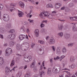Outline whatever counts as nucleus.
<instances>
[{"mask_svg":"<svg viewBox=\"0 0 77 77\" xmlns=\"http://www.w3.org/2000/svg\"><path fill=\"white\" fill-rule=\"evenodd\" d=\"M39 16L42 19H45V17H47L48 18H53L52 15L50 14V13L48 11H43V12L39 14Z\"/></svg>","mask_w":77,"mask_h":77,"instance_id":"nucleus-1","label":"nucleus"},{"mask_svg":"<svg viewBox=\"0 0 77 77\" xmlns=\"http://www.w3.org/2000/svg\"><path fill=\"white\" fill-rule=\"evenodd\" d=\"M12 53V51L11 48H8L5 50V55L6 56H9Z\"/></svg>","mask_w":77,"mask_h":77,"instance_id":"nucleus-2","label":"nucleus"},{"mask_svg":"<svg viewBox=\"0 0 77 77\" xmlns=\"http://www.w3.org/2000/svg\"><path fill=\"white\" fill-rule=\"evenodd\" d=\"M60 66H59L57 67V69H55L54 68H53L52 71L53 72H55V73H58L60 72Z\"/></svg>","mask_w":77,"mask_h":77,"instance_id":"nucleus-3","label":"nucleus"},{"mask_svg":"<svg viewBox=\"0 0 77 77\" xmlns=\"http://www.w3.org/2000/svg\"><path fill=\"white\" fill-rule=\"evenodd\" d=\"M24 60L26 62H29L32 60V57L30 55H29L26 57H25L24 58Z\"/></svg>","mask_w":77,"mask_h":77,"instance_id":"nucleus-4","label":"nucleus"},{"mask_svg":"<svg viewBox=\"0 0 77 77\" xmlns=\"http://www.w3.org/2000/svg\"><path fill=\"white\" fill-rule=\"evenodd\" d=\"M42 66L41 65L40 69L39 70V75L41 77H42V75L44 73V72L42 71Z\"/></svg>","mask_w":77,"mask_h":77,"instance_id":"nucleus-5","label":"nucleus"},{"mask_svg":"<svg viewBox=\"0 0 77 77\" xmlns=\"http://www.w3.org/2000/svg\"><path fill=\"white\" fill-rule=\"evenodd\" d=\"M8 38H9L10 39L12 40L15 38V35L12 34L8 35Z\"/></svg>","mask_w":77,"mask_h":77,"instance_id":"nucleus-6","label":"nucleus"},{"mask_svg":"<svg viewBox=\"0 0 77 77\" xmlns=\"http://www.w3.org/2000/svg\"><path fill=\"white\" fill-rule=\"evenodd\" d=\"M55 43V40L53 38L51 39L49 42V44H54Z\"/></svg>","mask_w":77,"mask_h":77,"instance_id":"nucleus-7","label":"nucleus"},{"mask_svg":"<svg viewBox=\"0 0 77 77\" xmlns=\"http://www.w3.org/2000/svg\"><path fill=\"white\" fill-rule=\"evenodd\" d=\"M39 31L38 29H36L34 33L36 37H38L39 36Z\"/></svg>","mask_w":77,"mask_h":77,"instance_id":"nucleus-8","label":"nucleus"},{"mask_svg":"<svg viewBox=\"0 0 77 77\" xmlns=\"http://www.w3.org/2000/svg\"><path fill=\"white\" fill-rule=\"evenodd\" d=\"M56 53L57 54H60V48L58 47L57 48Z\"/></svg>","mask_w":77,"mask_h":77,"instance_id":"nucleus-9","label":"nucleus"},{"mask_svg":"<svg viewBox=\"0 0 77 77\" xmlns=\"http://www.w3.org/2000/svg\"><path fill=\"white\" fill-rule=\"evenodd\" d=\"M51 68H49L48 69V71L47 72V74L48 75H51Z\"/></svg>","mask_w":77,"mask_h":77,"instance_id":"nucleus-10","label":"nucleus"},{"mask_svg":"<svg viewBox=\"0 0 77 77\" xmlns=\"http://www.w3.org/2000/svg\"><path fill=\"white\" fill-rule=\"evenodd\" d=\"M26 36L25 35H20L19 36V39H20V40H23V39H24V38H26Z\"/></svg>","mask_w":77,"mask_h":77,"instance_id":"nucleus-11","label":"nucleus"},{"mask_svg":"<svg viewBox=\"0 0 77 77\" xmlns=\"http://www.w3.org/2000/svg\"><path fill=\"white\" fill-rule=\"evenodd\" d=\"M4 62V60H3V58L2 57H0V66L2 65Z\"/></svg>","mask_w":77,"mask_h":77,"instance_id":"nucleus-12","label":"nucleus"},{"mask_svg":"<svg viewBox=\"0 0 77 77\" xmlns=\"http://www.w3.org/2000/svg\"><path fill=\"white\" fill-rule=\"evenodd\" d=\"M21 48V46L20 44H17L16 45V49L17 50H20Z\"/></svg>","mask_w":77,"mask_h":77,"instance_id":"nucleus-13","label":"nucleus"},{"mask_svg":"<svg viewBox=\"0 0 77 77\" xmlns=\"http://www.w3.org/2000/svg\"><path fill=\"white\" fill-rule=\"evenodd\" d=\"M18 14L20 17H22L23 15H24V13H23L21 11H18Z\"/></svg>","mask_w":77,"mask_h":77,"instance_id":"nucleus-14","label":"nucleus"},{"mask_svg":"<svg viewBox=\"0 0 77 77\" xmlns=\"http://www.w3.org/2000/svg\"><path fill=\"white\" fill-rule=\"evenodd\" d=\"M61 6V4L58 3H56L55 5V8H56L57 9H58V8H60V6Z\"/></svg>","mask_w":77,"mask_h":77,"instance_id":"nucleus-15","label":"nucleus"},{"mask_svg":"<svg viewBox=\"0 0 77 77\" xmlns=\"http://www.w3.org/2000/svg\"><path fill=\"white\" fill-rule=\"evenodd\" d=\"M69 34H64V37L65 38V39H69Z\"/></svg>","mask_w":77,"mask_h":77,"instance_id":"nucleus-16","label":"nucleus"},{"mask_svg":"<svg viewBox=\"0 0 77 77\" xmlns=\"http://www.w3.org/2000/svg\"><path fill=\"white\" fill-rule=\"evenodd\" d=\"M19 4L21 8H24V4L21 1L19 2Z\"/></svg>","mask_w":77,"mask_h":77,"instance_id":"nucleus-17","label":"nucleus"},{"mask_svg":"<svg viewBox=\"0 0 77 77\" xmlns=\"http://www.w3.org/2000/svg\"><path fill=\"white\" fill-rule=\"evenodd\" d=\"M35 65V60H34L31 65H30V67L31 68H33L34 67V66Z\"/></svg>","mask_w":77,"mask_h":77,"instance_id":"nucleus-18","label":"nucleus"},{"mask_svg":"<svg viewBox=\"0 0 77 77\" xmlns=\"http://www.w3.org/2000/svg\"><path fill=\"white\" fill-rule=\"evenodd\" d=\"M71 20L74 21H77V17L75 16L73 17H70Z\"/></svg>","mask_w":77,"mask_h":77,"instance_id":"nucleus-19","label":"nucleus"},{"mask_svg":"<svg viewBox=\"0 0 77 77\" xmlns=\"http://www.w3.org/2000/svg\"><path fill=\"white\" fill-rule=\"evenodd\" d=\"M9 71H10V68H8V67H6L5 70L6 74H8L9 72Z\"/></svg>","mask_w":77,"mask_h":77,"instance_id":"nucleus-20","label":"nucleus"},{"mask_svg":"<svg viewBox=\"0 0 77 77\" xmlns=\"http://www.w3.org/2000/svg\"><path fill=\"white\" fill-rule=\"evenodd\" d=\"M5 29L4 28L1 27L0 29V32L1 33H4L5 32Z\"/></svg>","mask_w":77,"mask_h":77,"instance_id":"nucleus-21","label":"nucleus"},{"mask_svg":"<svg viewBox=\"0 0 77 77\" xmlns=\"http://www.w3.org/2000/svg\"><path fill=\"white\" fill-rule=\"evenodd\" d=\"M46 7L47 8H51L53 7V6L52 4H48L46 6Z\"/></svg>","mask_w":77,"mask_h":77,"instance_id":"nucleus-22","label":"nucleus"},{"mask_svg":"<svg viewBox=\"0 0 77 77\" xmlns=\"http://www.w3.org/2000/svg\"><path fill=\"white\" fill-rule=\"evenodd\" d=\"M3 20L5 21H8V20H9V17H3Z\"/></svg>","mask_w":77,"mask_h":77,"instance_id":"nucleus-23","label":"nucleus"},{"mask_svg":"<svg viewBox=\"0 0 77 77\" xmlns=\"http://www.w3.org/2000/svg\"><path fill=\"white\" fill-rule=\"evenodd\" d=\"M72 30L73 32H75L76 31V28H75V24H74L73 26Z\"/></svg>","mask_w":77,"mask_h":77,"instance_id":"nucleus-24","label":"nucleus"},{"mask_svg":"<svg viewBox=\"0 0 77 77\" xmlns=\"http://www.w3.org/2000/svg\"><path fill=\"white\" fill-rule=\"evenodd\" d=\"M15 64V61L14 60H13L11 61V66H14V65Z\"/></svg>","mask_w":77,"mask_h":77,"instance_id":"nucleus-25","label":"nucleus"},{"mask_svg":"<svg viewBox=\"0 0 77 77\" xmlns=\"http://www.w3.org/2000/svg\"><path fill=\"white\" fill-rule=\"evenodd\" d=\"M70 62H73L75 60V58L71 56L70 58Z\"/></svg>","mask_w":77,"mask_h":77,"instance_id":"nucleus-26","label":"nucleus"},{"mask_svg":"<svg viewBox=\"0 0 77 77\" xmlns=\"http://www.w3.org/2000/svg\"><path fill=\"white\" fill-rule=\"evenodd\" d=\"M58 28L59 30H62V28H63V26L62 24H60L59 25Z\"/></svg>","mask_w":77,"mask_h":77,"instance_id":"nucleus-27","label":"nucleus"},{"mask_svg":"<svg viewBox=\"0 0 77 77\" xmlns=\"http://www.w3.org/2000/svg\"><path fill=\"white\" fill-rule=\"evenodd\" d=\"M14 43L13 42H11L9 43V46L12 47L14 45Z\"/></svg>","mask_w":77,"mask_h":77,"instance_id":"nucleus-28","label":"nucleus"},{"mask_svg":"<svg viewBox=\"0 0 77 77\" xmlns=\"http://www.w3.org/2000/svg\"><path fill=\"white\" fill-rule=\"evenodd\" d=\"M6 26L7 28L9 29V28H11V23L8 24L6 25Z\"/></svg>","mask_w":77,"mask_h":77,"instance_id":"nucleus-29","label":"nucleus"},{"mask_svg":"<svg viewBox=\"0 0 77 77\" xmlns=\"http://www.w3.org/2000/svg\"><path fill=\"white\" fill-rule=\"evenodd\" d=\"M30 75V73H27L25 75V77H29Z\"/></svg>","mask_w":77,"mask_h":77,"instance_id":"nucleus-30","label":"nucleus"},{"mask_svg":"<svg viewBox=\"0 0 77 77\" xmlns=\"http://www.w3.org/2000/svg\"><path fill=\"white\" fill-rule=\"evenodd\" d=\"M38 42L42 45L44 44H45V42H44L42 40H39Z\"/></svg>","mask_w":77,"mask_h":77,"instance_id":"nucleus-31","label":"nucleus"},{"mask_svg":"<svg viewBox=\"0 0 77 77\" xmlns=\"http://www.w3.org/2000/svg\"><path fill=\"white\" fill-rule=\"evenodd\" d=\"M21 73L20 72H19L17 74L16 76L17 77H20L21 76Z\"/></svg>","mask_w":77,"mask_h":77,"instance_id":"nucleus-32","label":"nucleus"},{"mask_svg":"<svg viewBox=\"0 0 77 77\" xmlns=\"http://www.w3.org/2000/svg\"><path fill=\"white\" fill-rule=\"evenodd\" d=\"M62 52L63 53H65L66 52V50L65 48H63L62 50Z\"/></svg>","mask_w":77,"mask_h":77,"instance_id":"nucleus-33","label":"nucleus"},{"mask_svg":"<svg viewBox=\"0 0 77 77\" xmlns=\"http://www.w3.org/2000/svg\"><path fill=\"white\" fill-rule=\"evenodd\" d=\"M58 36H60V37H62L63 36V32H60L57 34Z\"/></svg>","mask_w":77,"mask_h":77,"instance_id":"nucleus-34","label":"nucleus"},{"mask_svg":"<svg viewBox=\"0 0 77 77\" xmlns=\"http://www.w3.org/2000/svg\"><path fill=\"white\" fill-rule=\"evenodd\" d=\"M26 47H27V48L25 49V51L27 50L29 48V43H26Z\"/></svg>","mask_w":77,"mask_h":77,"instance_id":"nucleus-35","label":"nucleus"},{"mask_svg":"<svg viewBox=\"0 0 77 77\" xmlns=\"http://www.w3.org/2000/svg\"><path fill=\"white\" fill-rule=\"evenodd\" d=\"M70 68H75V65L74 64H72V65L69 66Z\"/></svg>","mask_w":77,"mask_h":77,"instance_id":"nucleus-36","label":"nucleus"},{"mask_svg":"<svg viewBox=\"0 0 77 77\" xmlns=\"http://www.w3.org/2000/svg\"><path fill=\"white\" fill-rule=\"evenodd\" d=\"M39 50L40 51V54H44V50H42L41 49H39Z\"/></svg>","mask_w":77,"mask_h":77,"instance_id":"nucleus-37","label":"nucleus"},{"mask_svg":"<svg viewBox=\"0 0 77 77\" xmlns=\"http://www.w3.org/2000/svg\"><path fill=\"white\" fill-rule=\"evenodd\" d=\"M9 32L10 33H14V32H15V30L14 29L11 30L9 31Z\"/></svg>","mask_w":77,"mask_h":77,"instance_id":"nucleus-38","label":"nucleus"},{"mask_svg":"<svg viewBox=\"0 0 77 77\" xmlns=\"http://www.w3.org/2000/svg\"><path fill=\"white\" fill-rule=\"evenodd\" d=\"M3 8V5L0 4V10H2Z\"/></svg>","mask_w":77,"mask_h":77,"instance_id":"nucleus-39","label":"nucleus"},{"mask_svg":"<svg viewBox=\"0 0 77 77\" xmlns=\"http://www.w3.org/2000/svg\"><path fill=\"white\" fill-rule=\"evenodd\" d=\"M60 57L59 56H57L56 57H55L54 58V60H58V59H59Z\"/></svg>","mask_w":77,"mask_h":77,"instance_id":"nucleus-40","label":"nucleus"},{"mask_svg":"<svg viewBox=\"0 0 77 77\" xmlns=\"http://www.w3.org/2000/svg\"><path fill=\"white\" fill-rule=\"evenodd\" d=\"M3 18H9V16L8 14L5 15Z\"/></svg>","mask_w":77,"mask_h":77,"instance_id":"nucleus-41","label":"nucleus"},{"mask_svg":"<svg viewBox=\"0 0 77 77\" xmlns=\"http://www.w3.org/2000/svg\"><path fill=\"white\" fill-rule=\"evenodd\" d=\"M74 5V4L72 3H70L69 4V7H72Z\"/></svg>","mask_w":77,"mask_h":77,"instance_id":"nucleus-42","label":"nucleus"},{"mask_svg":"<svg viewBox=\"0 0 77 77\" xmlns=\"http://www.w3.org/2000/svg\"><path fill=\"white\" fill-rule=\"evenodd\" d=\"M37 68H36V67H34V71L35 72L36 71H37Z\"/></svg>","mask_w":77,"mask_h":77,"instance_id":"nucleus-43","label":"nucleus"},{"mask_svg":"<svg viewBox=\"0 0 77 77\" xmlns=\"http://www.w3.org/2000/svg\"><path fill=\"white\" fill-rule=\"evenodd\" d=\"M40 26H41V27L42 28V27H43L44 26H45V25H44V24H43V23H41Z\"/></svg>","mask_w":77,"mask_h":77,"instance_id":"nucleus-44","label":"nucleus"},{"mask_svg":"<svg viewBox=\"0 0 77 77\" xmlns=\"http://www.w3.org/2000/svg\"><path fill=\"white\" fill-rule=\"evenodd\" d=\"M35 44L34 43H32L31 44V46L32 47V48H33V47H34V46H35Z\"/></svg>","mask_w":77,"mask_h":77,"instance_id":"nucleus-45","label":"nucleus"},{"mask_svg":"<svg viewBox=\"0 0 77 77\" xmlns=\"http://www.w3.org/2000/svg\"><path fill=\"white\" fill-rule=\"evenodd\" d=\"M64 72H67V74H68V75H69V76H71V74H70V72H68V71H64Z\"/></svg>","mask_w":77,"mask_h":77,"instance_id":"nucleus-46","label":"nucleus"},{"mask_svg":"<svg viewBox=\"0 0 77 77\" xmlns=\"http://www.w3.org/2000/svg\"><path fill=\"white\" fill-rule=\"evenodd\" d=\"M45 29H42L41 30V32L42 33L43 32H45Z\"/></svg>","mask_w":77,"mask_h":77,"instance_id":"nucleus-47","label":"nucleus"},{"mask_svg":"<svg viewBox=\"0 0 77 77\" xmlns=\"http://www.w3.org/2000/svg\"><path fill=\"white\" fill-rule=\"evenodd\" d=\"M20 29L21 30V29H22L23 30H24V26H22L21 27Z\"/></svg>","mask_w":77,"mask_h":77,"instance_id":"nucleus-48","label":"nucleus"},{"mask_svg":"<svg viewBox=\"0 0 77 77\" xmlns=\"http://www.w3.org/2000/svg\"><path fill=\"white\" fill-rule=\"evenodd\" d=\"M68 47H72V44H69L68 45Z\"/></svg>","mask_w":77,"mask_h":77,"instance_id":"nucleus-49","label":"nucleus"},{"mask_svg":"<svg viewBox=\"0 0 77 77\" xmlns=\"http://www.w3.org/2000/svg\"><path fill=\"white\" fill-rule=\"evenodd\" d=\"M0 38L1 39H3V35L0 34Z\"/></svg>","mask_w":77,"mask_h":77,"instance_id":"nucleus-50","label":"nucleus"},{"mask_svg":"<svg viewBox=\"0 0 77 77\" xmlns=\"http://www.w3.org/2000/svg\"><path fill=\"white\" fill-rule=\"evenodd\" d=\"M26 32L27 33H29V29H26Z\"/></svg>","mask_w":77,"mask_h":77,"instance_id":"nucleus-51","label":"nucleus"},{"mask_svg":"<svg viewBox=\"0 0 77 77\" xmlns=\"http://www.w3.org/2000/svg\"><path fill=\"white\" fill-rule=\"evenodd\" d=\"M30 14L29 13H28L26 16V17H28V18H29V17L30 16Z\"/></svg>","mask_w":77,"mask_h":77,"instance_id":"nucleus-52","label":"nucleus"},{"mask_svg":"<svg viewBox=\"0 0 77 77\" xmlns=\"http://www.w3.org/2000/svg\"><path fill=\"white\" fill-rule=\"evenodd\" d=\"M52 49L54 51H55V49H54V46H52Z\"/></svg>","mask_w":77,"mask_h":77,"instance_id":"nucleus-53","label":"nucleus"},{"mask_svg":"<svg viewBox=\"0 0 77 77\" xmlns=\"http://www.w3.org/2000/svg\"><path fill=\"white\" fill-rule=\"evenodd\" d=\"M47 23V20H43L42 21V23Z\"/></svg>","mask_w":77,"mask_h":77,"instance_id":"nucleus-54","label":"nucleus"},{"mask_svg":"<svg viewBox=\"0 0 77 77\" xmlns=\"http://www.w3.org/2000/svg\"><path fill=\"white\" fill-rule=\"evenodd\" d=\"M17 56L19 57H21V56H22L21 55V54H17Z\"/></svg>","mask_w":77,"mask_h":77,"instance_id":"nucleus-55","label":"nucleus"},{"mask_svg":"<svg viewBox=\"0 0 77 77\" xmlns=\"http://www.w3.org/2000/svg\"><path fill=\"white\" fill-rule=\"evenodd\" d=\"M65 8V7H63L61 8V10H64Z\"/></svg>","mask_w":77,"mask_h":77,"instance_id":"nucleus-56","label":"nucleus"},{"mask_svg":"<svg viewBox=\"0 0 77 77\" xmlns=\"http://www.w3.org/2000/svg\"><path fill=\"white\" fill-rule=\"evenodd\" d=\"M28 24V22H27L25 21L24 23V25H26V24Z\"/></svg>","mask_w":77,"mask_h":77,"instance_id":"nucleus-57","label":"nucleus"},{"mask_svg":"<svg viewBox=\"0 0 77 77\" xmlns=\"http://www.w3.org/2000/svg\"><path fill=\"white\" fill-rule=\"evenodd\" d=\"M48 39H49V36H47L46 37V40H48Z\"/></svg>","mask_w":77,"mask_h":77,"instance_id":"nucleus-58","label":"nucleus"},{"mask_svg":"<svg viewBox=\"0 0 77 77\" xmlns=\"http://www.w3.org/2000/svg\"><path fill=\"white\" fill-rule=\"evenodd\" d=\"M8 46V44L7 43H5L4 44V47H6V46Z\"/></svg>","mask_w":77,"mask_h":77,"instance_id":"nucleus-59","label":"nucleus"},{"mask_svg":"<svg viewBox=\"0 0 77 77\" xmlns=\"http://www.w3.org/2000/svg\"><path fill=\"white\" fill-rule=\"evenodd\" d=\"M45 62V61H43L42 62V65H43V66H45V65H44V63Z\"/></svg>","mask_w":77,"mask_h":77,"instance_id":"nucleus-60","label":"nucleus"},{"mask_svg":"<svg viewBox=\"0 0 77 77\" xmlns=\"http://www.w3.org/2000/svg\"><path fill=\"white\" fill-rule=\"evenodd\" d=\"M27 65H25L24 67V69H26L27 68Z\"/></svg>","mask_w":77,"mask_h":77,"instance_id":"nucleus-61","label":"nucleus"},{"mask_svg":"<svg viewBox=\"0 0 77 77\" xmlns=\"http://www.w3.org/2000/svg\"><path fill=\"white\" fill-rule=\"evenodd\" d=\"M33 20H29L30 23H33Z\"/></svg>","mask_w":77,"mask_h":77,"instance_id":"nucleus-62","label":"nucleus"},{"mask_svg":"<svg viewBox=\"0 0 77 77\" xmlns=\"http://www.w3.org/2000/svg\"><path fill=\"white\" fill-rule=\"evenodd\" d=\"M61 57L63 59V58H64V57H65V56L62 55Z\"/></svg>","mask_w":77,"mask_h":77,"instance_id":"nucleus-63","label":"nucleus"},{"mask_svg":"<svg viewBox=\"0 0 77 77\" xmlns=\"http://www.w3.org/2000/svg\"><path fill=\"white\" fill-rule=\"evenodd\" d=\"M73 2L74 3H77V0H74Z\"/></svg>","mask_w":77,"mask_h":77,"instance_id":"nucleus-64","label":"nucleus"}]
</instances>
